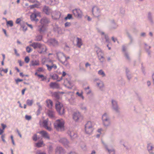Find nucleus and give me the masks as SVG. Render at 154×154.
Returning <instances> with one entry per match:
<instances>
[{"instance_id":"f257e3e1","label":"nucleus","mask_w":154,"mask_h":154,"mask_svg":"<svg viewBox=\"0 0 154 154\" xmlns=\"http://www.w3.org/2000/svg\"><path fill=\"white\" fill-rule=\"evenodd\" d=\"M102 124L104 127H107L111 125L110 118L107 113H105L102 115Z\"/></svg>"},{"instance_id":"f03ea898","label":"nucleus","mask_w":154,"mask_h":154,"mask_svg":"<svg viewBox=\"0 0 154 154\" xmlns=\"http://www.w3.org/2000/svg\"><path fill=\"white\" fill-rule=\"evenodd\" d=\"M65 122L62 119L57 120L54 123V126L58 131H61L63 130Z\"/></svg>"},{"instance_id":"7ed1b4c3","label":"nucleus","mask_w":154,"mask_h":154,"mask_svg":"<svg viewBox=\"0 0 154 154\" xmlns=\"http://www.w3.org/2000/svg\"><path fill=\"white\" fill-rule=\"evenodd\" d=\"M94 123L91 121L88 122L85 125V133L88 134H91L93 130Z\"/></svg>"},{"instance_id":"20e7f679","label":"nucleus","mask_w":154,"mask_h":154,"mask_svg":"<svg viewBox=\"0 0 154 154\" xmlns=\"http://www.w3.org/2000/svg\"><path fill=\"white\" fill-rule=\"evenodd\" d=\"M40 23L42 25V26L39 27V31L42 32H43L45 30V27L44 26L46 25L50 22L49 19L46 17H43L40 21Z\"/></svg>"},{"instance_id":"39448f33","label":"nucleus","mask_w":154,"mask_h":154,"mask_svg":"<svg viewBox=\"0 0 154 154\" xmlns=\"http://www.w3.org/2000/svg\"><path fill=\"white\" fill-rule=\"evenodd\" d=\"M55 107L57 111L60 115H63L64 113V109L61 103L57 101L56 103Z\"/></svg>"},{"instance_id":"423d86ee","label":"nucleus","mask_w":154,"mask_h":154,"mask_svg":"<svg viewBox=\"0 0 154 154\" xmlns=\"http://www.w3.org/2000/svg\"><path fill=\"white\" fill-rule=\"evenodd\" d=\"M42 125L43 127L49 131L52 130L51 123L49 121L48 119L44 120L42 122Z\"/></svg>"},{"instance_id":"0eeeda50","label":"nucleus","mask_w":154,"mask_h":154,"mask_svg":"<svg viewBox=\"0 0 154 154\" xmlns=\"http://www.w3.org/2000/svg\"><path fill=\"white\" fill-rule=\"evenodd\" d=\"M57 58L58 60L62 63H65V60H66L65 55L62 52L59 51L56 53Z\"/></svg>"},{"instance_id":"6e6552de","label":"nucleus","mask_w":154,"mask_h":154,"mask_svg":"<svg viewBox=\"0 0 154 154\" xmlns=\"http://www.w3.org/2000/svg\"><path fill=\"white\" fill-rule=\"evenodd\" d=\"M111 103L112 109L117 113H119L120 112V108L117 102L114 100H111Z\"/></svg>"},{"instance_id":"1a4fd4ad","label":"nucleus","mask_w":154,"mask_h":154,"mask_svg":"<svg viewBox=\"0 0 154 154\" xmlns=\"http://www.w3.org/2000/svg\"><path fill=\"white\" fill-rule=\"evenodd\" d=\"M92 12L93 15L96 17H98L100 15V10L97 7H94L92 9Z\"/></svg>"},{"instance_id":"9d476101","label":"nucleus","mask_w":154,"mask_h":154,"mask_svg":"<svg viewBox=\"0 0 154 154\" xmlns=\"http://www.w3.org/2000/svg\"><path fill=\"white\" fill-rule=\"evenodd\" d=\"M147 150L149 154H154V145L152 143H149L147 146Z\"/></svg>"},{"instance_id":"9b49d317","label":"nucleus","mask_w":154,"mask_h":154,"mask_svg":"<svg viewBox=\"0 0 154 154\" xmlns=\"http://www.w3.org/2000/svg\"><path fill=\"white\" fill-rule=\"evenodd\" d=\"M147 20L149 23L152 25L154 24V20L152 14L150 12H148L147 14Z\"/></svg>"},{"instance_id":"f8f14e48","label":"nucleus","mask_w":154,"mask_h":154,"mask_svg":"<svg viewBox=\"0 0 154 154\" xmlns=\"http://www.w3.org/2000/svg\"><path fill=\"white\" fill-rule=\"evenodd\" d=\"M96 85L98 88L102 90L104 87L103 82L101 80L98 79H95L94 80Z\"/></svg>"},{"instance_id":"ddd939ff","label":"nucleus","mask_w":154,"mask_h":154,"mask_svg":"<svg viewBox=\"0 0 154 154\" xmlns=\"http://www.w3.org/2000/svg\"><path fill=\"white\" fill-rule=\"evenodd\" d=\"M72 117L75 121H78L81 117V114L78 111L75 112L73 113Z\"/></svg>"},{"instance_id":"4468645a","label":"nucleus","mask_w":154,"mask_h":154,"mask_svg":"<svg viewBox=\"0 0 154 154\" xmlns=\"http://www.w3.org/2000/svg\"><path fill=\"white\" fill-rule=\"evenodd\" d=\"M65 86L69 89H71L74 85L73 83L69 80L66 79L64 82Z\"/></svg>"},{"instance_id":"2eb2a0df","label":"nucleus","mask_w":154,"mask_h":154,"mask_svg":"<svg viewBox=\"0 0 154 154\" xmlns=\"http://www.w3.org/2000/svg\"><path fill=\"white\" fill-rule=\"evenodd\" d=\"M59 142L62 143L65 147H68L69 146V141L65 138H61L59 140Z\"/></svg>"},{"instance_id":"dca6fc26","label":"nucleus","mask_w":154,"mask_h":154,"mask_svg":"<svg viewBox=\"0 0 154 154\" xmlns=\"http://www.w3.org/2000/svg\"><path fill=\"white\" fill-rule=\"evenodd\" d=\"M65 151L63 148L57 146L55 149V154H65Z\"/></svg>"},{"instance_id":"f3484780","label":"nucleus","mask_w":154,"mask_h":154,"mask_svg":"<svg viewBox=\"0 0 154 154\" xmlns=\"http://www.w3.org/2000/svg\"><path fill=\"white\" fill-rule=\"evenodd\" d=\"M73 13L75 16L77 17H80L82 16V13L80 9H76L73 10Z\"/></svg>"},{"instance_id":"a211bd4d","label":"nucleus","mask_w":154,"mask_h":154,"mask_svg":"<svg viewBox=\"0 0 154 154\" xmlns=\"http://www.w3.org/2000/svg\"><path fill=\"white\" fill-rule=\"evenodd\" d=\"M78 107L82 111L86 112L88 110V108L86 105L83 102L80 103L78 104Z\"/></svg>"},{"instance_id":"6ab92c4d","label":"nucleus","mask_w":154,"mask_h":154,"mask_svg":"<svg viewBox=\"0 0 154 154\" xmlns=\"http://www.w3.org/2000/svg\"><path fill=\"white\" fill-rule=\"evenodd\" d=\"M97 30L98 32L102 35H103L105 39V42L107 43L109 42V39L108 35L105 34L104 32H103L100 29L97 28Z\"/></svg>"},{"instance_id":"aec40b11","label":"nucleus","mask_w":154,"mask_h":154,"mask_svg":"<svg viewBox=\"0 0 154 154\" xmlns=\"http://www.w3.org/2000/svg\"><path fill=\"white\" fill-rule=\"evenodd\" d=\"M43 12L47 15L51 14L52 11L47 6H44L42 9Z\"/></svg>"},{"instance_id":"412c9836","label":"nucleus","mask_w":154,"mask_h":154,"mask_svg":"<svg viewBox=\"0 0 154 154\" xmlns=\"http://www.w3.org/2000/svg\"><path fill=\"white\" fill-rule=\"evenodd\" d=\"M51 15L52 18L55 19H57L60 17V13L59 11H56L52 12Z\"/></svg>"},{"instance_id":"4be33fe9","label":"nucleus","mask_w":154,"mask_h":154,"mask_svg":"<svg viewBox=\"0 0 154 154\" xmlns=\"http://www.w3.org/2000/svg\"><path fill=\"white\" fill-rule=\"evenodd\" d=\"M39 134H41L42 136L45 138L49 140L50 139V136L48 133L45 131H42L39 132Z\"/></svg>"},{"instance_id":"5701e85b","label":"nucleus","mask_w":154,"mask_h":154,"mask_svg":"<svg viewBox=\"0 0 154 154\" xmlns=\"http://www.w3.org/2000/svg\"><path fill=\"white\" fill-rule=\"evenodd\" d=\"M102 142L109 154H115V151L113 149L108 148L105 142L103 141H102Z\"/></svg>"},{"instance_id":"b1692460","label":"nucleus","mask_w":154,"mask_h":154,"mask_svg":"<svg viewBox=\"0 0 154 154\" xmlns=\"http://www.w3.org/2000/svg\"><path fill=\"white\" fill-rule=\"evenodd\" d=\"M67 133L72 139H73L77 137L76 134L72 130H69L68 131Z\"/></svg>"},{"instance_id":"393cba45","label":"nucleus","mask_w":154,"mask_h":154,"mask_svg":"<svg viewBox=\"0 0 154 154\" xmlns=\"http://www.w3.org/2000/svg\"><path fill=\"white\" fill-rule=\"evenodd\" d=\"M118 26L117 24L114 20L112 21L110 25L109 28L110 29H116Z\"/></svg>"},{"instance_id":"a878e982","label":"nucleus","mask_w":154,"mask_h":154,"mask_svg":"<svg viewBox=\"0 0 154 154\" xmlns=\"http://www.w3.org/2000/svg\"><path fill=\"white\" fill-rule=\"evenodd\" d=\"M41 44L38 42H33L30 45V46L32 47L34 49L40 48L41 47Z\"/></svg>"},{"instance_id":"bb28decb","label":"nucleus","mask_w":154,"mask_h":154,"mask_svg":"<svg viewBox=\"0 0 154 154\" xmlns=\"http://www.w3.org/2000/svg\"><path fill=\"white\" fill-rule=\"evenodd\" d=\"M49 86L53 89H57L59 88V84L56 82H51Z\"/></svg>"},{"instance_id":"cd10ccee","label":"nucleus","mask_w":154,"mask_h":154,"mask_svg":"<svg viewBox=\"0 0 154 154\" xmlns=\"http://www.w3.org/2000/svg\"><path fill=\"white\" fill-rule=\"evenodd\" d=\"M40 50L38 51L40 54L45 53L47 50L46 47L44 45H41V47L39 48Z\"/></svg>"},{"instance_id":"c85d7f7f","label":"nucleus","mask_w":154,"mask_h":154,"mask_svg":"<svg viewBox=\"0 0 154 154\" xmlns=\"http://www.w3.org/2000/svg\"><path fill=\"white\" fill-rule=\"evenodd\" d=\"M48 42L51 45L54 46H56L58 45V42L54 39H51L48 41Z\"/></svg>"},{"instance_id":"c756f323","label":"nucleus","mask_w":154,"mask_h":154,"mask_svg":"<svg viewBox=\"0 0 154 154\" xmlns=\"http://www.w3.org/2000/svg\"><path fill=\"white\" fill-rule=\"evenodd\" d=\"M77 46L79 48H80L81 46L82 45V40L81 38H77L76 40Z\"/></svg>"},{"instance_id":"7c9ffc66","label":"nucleus","mask_w":154,"mask_h":154,"mask_svg":"<svg viewBox=\"0 0 154 154\" xmlns=\"http://www.w3.org/2000/svg\"><path fill=\"white\" fill-rule=\"evenodd\" d=\"M39 64V62L38 60H32L30 63V66H38Z\"/></svg>"},{"instance_id":"2f4dec72","label":"nucleus","mask_w":154,"mask_h":154,"mask_svg":"<svg viewBox=\"0 0 154 154\" xmlns=\"http://www.w3.org/2000/svg\"><path fill=\"white\" fill-rule=\"evenodd\" d=\"M48 114L50 118H53L55 117V113L51 110H49L48 111Z\"/></svg>"},{"instance_id":"473e14b6","label":"nucleus","mask_w":154,"mask_h":154,"mask_svg":"<svg viewBox=\"0 0 154 154\" xmlns=\"http://www.w3.org/2000/svg\"><path fill=\"white\" fill-rule=\"evenodd\" d=\"M76 94L81 98L82 100L84 99V97L83 96V92L82 91H81L80 92L78 91L77 92Z\"/></svg>"},{"instance_id":"72a5a7b5","label":"nucleus","mask_w":154,"mask_h":154,"mask_svg":"<svg viewBox=\"0 0 154 154\" xmlns=\"http://www.w3.org/2000/svg\"><path fill=\"white\" fill-rule=\"evenodd\" d=\"M46 103L47 106L49 108H51L53 106V103L52 101L50 100H47Z\"/></svg>"},{"instance_id":"f704fd0d","label":"nucleus","mask_w":154,"mask_h":154,"mask_svg":"<svg viewBox=\"0 0 154 154\" xmlns=\"http://www.w3.org/2000/svg\"><path fill=\"white\" fill-rule=\"evenodd\" d=\"M30 18L31 20L32 21H35L36 22H37L38 20V19H36V17L34 13L31 15Z\"/></svg>"},{"instance_id":"c9c22d12","label":"nucleus","mask_w":154,"mask_h":154,"mask_svg":"<svg viewBox=\"0 0 154 154\" xmlns=\"http://www.w3.org/2000/svg\"><path fill=\"white\" fill-rule=\"evenodd\" d=\"M98 73L99 75L102 77H104L106 76V74L104 72L102 69H100L99 70L98 72Z\"/></svg>"},{"instance_id":"e433bc0d","label":"nucleus","mask_w":154,"mask_h":154,"mask_svg":"<svg viewBox=\"0 0 154 154\" xmlns=\"http://www.w3.org/2000/svg\"><path fill=\"white\" fill-rule=\"evenodd\" d=\"M23 22V21H22L21 18H19L17 19L15 22L16 23L20 24L21 26Z\"/></svg>"},{"instance_id":"4c0bfd02","label":"nucleus","mask_w":154,"mask_h":154,"mask_svg":"<svg viewBox=\"0 0 154 154\" xmlns=\"http://www.w3.org/2000/svg\"><path fill=\"white\" fill-rule=\"evenodd\" d=\"M127 35L130 40L129 45L131 44L134 41V39L131 35L128 33H127Z\"/></svg>"},{"instance_id":"58836bf2","label":"nucleus","mask_w":154,"mask_h":154,"mask_svg":"<svg viewBox=\"0 0 154 154\" xmlns=\"http://www.w3.org/2000/svg\"><path fill=\"white\" fill-rule=\"evenodd\" d=\"M69 102L72 104H74L75 103V98L73 97H71L69 100Z\"/></svg>"},{"instance_id":"ea45409f","label":"nucleus","mask_w":154,"mask_h":154,"mask_svg":"<svg viewBox=\"0 0 154 154\" xmlns=\"http://www.w3.org/2000/svg\"><path fill=\"white\" fill-rule=\"evenodd\" d=\"M43 144V141H40L38 142L37 143H35L36 146L38 147H40L42 146V145Z\"/></svg>"},{"instance_id":"a19ab883","label":"nucleus","mask_w":154,"mask_h":154,"mask_svg":"<svg viewBox=\"0 0 154 154\" xmlns=\"http://www.w3.org/2000/svg\"><path fill=\"white\" fill-rule=\"evenodd\" d=\"M98 57L100 62L102 64H103L105 61V59L103 56Z\"/></svg>"},{"instance_id":"79ce46f5","label":"nucleus","mask_w":154,"mask_h":154,"mask_svg":"<svg viewBox=\"0 0 154 154\" xmlns=\"http://www.w3.org/2000/svg\"><path fill=\"white\" fill-rule=\"evenodd\" d=\"M33 103V100H30L28 99L26 101V103L27 105L31 106L32 105Z\"/></svg>"},{"instance_id":"37998d69","label":"nucleus","mask_w":154,"mask_h":154,"mask_svg":"<svg viewBox=\"0 0 154 154\" xmlns=\"http://www.w3.org/2000/svg\"><path fill=\"white\" fill-rule=\"evenodd\" d=\"M124 56L127 60H130V58L129 56V54L127 52H125V53H124Z\"/></svg>"},{"instance_id":"c03bdc74","label":"nucleus","mask_w":154,"mask_h":154,"mask_svg":"<svg viewBox=\"0 0 154 154\" xmlns=\"http://www.w3.org/2000/svg\"><path fill=\"white\" fill-rule=\"evenodd\" d=\"M45 2L47 4L50 5H53L54 4L52 0H45Z\"/></svg>"},{"instance_id":"a18cd8bd","label":"nucleus","mask_w":154,"mask_h":154,"mask_svg":"<svg viewBox=\"0 0 154 154\" xmlns=\"http://www.w3.org/2000/svg\"><path fill=\"white\" fill-rule=\"evenodd\" d=\"M46 65L49 71H51L53 68L52 66L51 63H49V64H46Z\"/></svg>"},{"instance_id":"49530a36","label":"nucleus","mask_w":154,"mask_h":154,"mask_svg":"<svg viewBox=\"0 0 154 154\" xmlns=\"http://www.w3.org/2000/svg\"><path fill=\"white\" fill-rule=\"evenodd\" d=\"M7 25H9L10 26L12 27L13 25V22L12 20H9L7 22Z\"/></svg>"},{"instance_id":"de8ad7c7","label":"nucleus","mask_w":154,"mask_h":154,"mask_svg":"<svg viewBox=\"0 0 154 154\" xmlns=\"http://www.w3.org/2000/svg\"><path fill=\"white\" fill-rule=\"evenodd\" d=\"M36 104L38 106V111L40 112L42 109V106L39 103H37Z\"/></svg>"},{"instance_id":"09e8293b","label":"nucleus","mask_w":154,"mask_h":154,"mask_svg":"<svg viewBox=\"0 0 154 154\" xmlns=\"http://www.w3.org/2000/svg\"><path fill=\"white\" fill-rule=\"evenodd\" d=\"M42 39V37L41 35L37 36L36 37L35 39V41H40Z\"/></svg>"},{"instance_id":"8fccbe9b","label":"nucleus","mask_w":154,"mask_h":154,"mask_svg":"<svg viewBox=\"0 0 154 154\" xmlns=\"http://www.w3.org/2000/svg\"><path fill=\"white\" fill-rule=\"evenodd\" d=\"M95 50L97 54L102 51L100 48L98 47H96L95 48Z\"/></svg>"},{"instance_id":"3c124183","label":"nucleus","mask_w":154,"mask_h":154,"mask_svg":"<svg viewBox=\"0 0 154 154\" xmlns=\"http://www.w3.org/2000/svg\"><path fill=\"white\" fill-rule=\"evenodd\" d=\"M3 71L5 73H7L8 72V69H4L2 68H0V71L1 72L2 71Z\"/></svg>"},{"instance_id":"603ef678","label":"nucleus","mask_w":154,"mask_h":154,"mask_svg":"<svg viewBox=\"0 0 154 154\" xmlns=\"http://www.w3.org/2000/svg\"><path fill=\"white\" fill-rule=\"evenodd\" d=\"M34 13L35 14V15L36 17L41 16L40 13L38 11H35L34 12Z\"/></svg>"},{"instance_id":"864d4df0","label":"nucleus","mask_w":154,"mask_h":154,"mask_svg":"<svg viewBox=\"0 0 154 154\" xmlns=\"http://www.w3.org/2000/svg\"><path fill=\"white\" fill-rule=\"evenodd\" d=\"M52 79L54 80L56 79H57L58 76L56 74H54L53 75L51 76Z\"/></svg>"},{"instance_id":"5fc2aeb1","label":"nucleus","mask_w":154,"mask_h":154,"mask_svg":"<svg viewBox=\"0 0 154 154\" xmlns=\"http://www.w3.org/2000/svg\"><path fill=\"white\" fill-rule=\"evenodd\" d=\"M36 154H46V153L41 150H38L36 151Z\"/></svg>"},{"instance_id":"6e6d98bb","label":"nucleus","mask_w":154,"mask_h":154,"mask_svg":"<svg viewBox=\"0 0 154 154\" xmlns=\"http://www.w3.org/2000/svg\"><path fill=\"white\" fill-rule=\"evenodd\" d=\"M30 60V59L29 57H26L24 59L25 62L26 63H28Z\"/></svg>"},{"instance_id":"4d7b16f0","label":"nucleus","mask_w":154,"mask_h":154,"mask_svg":"<svg viewBox=\"0 0 154 154\" xmlns=\"http://www.w3.org/2000/svg\"><path fill=\"white\" fill-rule=\"evenodd\" d=\"M72 17V16L71 14H68L67 17H65V19L66 20H67V19H71Z\"/></svg>"},{"instance_id":"13d9d810","label":"nucleus","mask_w":154,"mask_h":154,"mask_svg":"<svg viewBox=\"0 0 154 154\" xmlns=\"http://www.w3.org/2000/svg\"><path fill=\"white\" fill-rule=\"evenodd\" d=\"M49 63H51L53 68L55 69L57 68V66L56 65L53 64V62L52 61H50Z\"/></svg>"},{"instance_id":"bf43d9fd","label":"nucleus","mask_w":154,"mask_h":154,"mask_svg":"<svg viewBox=\"0 0 154 154\" xmlns=\"http://www.w3.org/2000/svg\"><path fill=\"white\" fill-rule=\"evenodd\" d=\"M25 119L27 120H30L31 119V117L30 116L26 115L25 116Z\"/></svg>"},{"instance_id":"052dcab7","label":"nucleus","mask_w":154,"mask_h":154,"mask_svg":"<svg viewBox=\"0 0 154 154\" xmlns=\"http://www.w3.org/2000/svg\"><path fill=\"white\" fill-rule=\"evenodd\" d=\"M26 50L28 53H30L32 51V50L30 47L29 46H27L26 48Z\"/></svg>"},{"instance_id":"680f3d73","label":"nucleus","mask_w":154,"mask_h":154,"mask_svg":"<svg viewBox=\"0 0 154 154\" xmlns=\"http://www.w3.org/2000/svg\"><path fill=\"white\" fill-rule=\"evenodd\" d=\"M98 57L103 56V53L102 51L98 53L97 54Z\"/></svg>"},{"instance_id":"e2e57ef3","label":"nucleus","mask_w":154,"mask_h":154,"mask_svg":"<svg viewBox=\"0 0 154 154\" xmlns=\"http://www.w3.org/2000/svg\"><path fill=\"white\" fill-rule=\"evenodd\" d=\"M126 76L128 79L129 80H130L132 78L131 75L130 73L127 74Z\"/></svg>"},{"instance_id":"0e129e2a","label":"nucleus","mask_w":154,"mask_h":154,"mask_svg":"<svg viewBox=\"0 0 154 154\" xmlns=\"http://www.w3.org/2000/svg\"><path fill=\"white\" fill-rule=\"evenodd\" d=\"M48 148L49 152H51L53 150V147L51 145Z\"/></svg>"},{"instance_id":"69168bd1","label":"nucleus","mask_w":154,"mask_h":154,"mask_svg":"<svg viewBox=\"0 0 154 154\" xmlns=\"http://www.w3.org/2000/svg\"><path fill=\"white\" fill-rule=\"evenodd\" d=\"M33 140L34 141H36L37 140V135L36 134H34L32 137Z\"/></svg>"},{"instance_id":"338daca9","label":"nucleus","mask_w":154,"mask_h":154,"mask_svg":"<svg viewBox=\"0 0 154 154\" xmlns=\"http://www.w3.org/2000/svg\"><path fill=\"white\" fill-rule=\"evenodd\" d=\"M21 27L23 28V30L24 31H26L27 30V27L25 25L23 26V25H21Z\"/></svg>"},{"instance_id":"774afa93","label":"nucleus","mask_w":154,"mask_h":154,"mask_svg":"<svg viewBox=\"0 0 154 154\" xmlns=\"http://www.w3.org/2000/svg\"><path fill=\"white\" fill-rule=\"evenodd\" d=\"M81 147L82 149L84 150H85L86 149V146L83 143L81 146Z\"/></svg>"}]
</instances>
